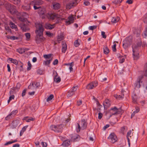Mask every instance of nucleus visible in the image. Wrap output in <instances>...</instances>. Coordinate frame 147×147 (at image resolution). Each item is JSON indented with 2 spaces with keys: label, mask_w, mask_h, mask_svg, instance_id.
<instances>
[{
  "label": "nucleus",
  "mask_w": 147,
  "mask_h": 147,
  "mask_svg": "<svg viewBox=\"0 0 147 147\" xmlns=\"http://www.w3.org/2000/svg\"><path fill=\"white\" fill-rule=\"evenodd\" d=\"M36 28L35 32L36 35L35 38L36 43L38 44L44 41L45 38L42 36L43 32L44 30L42 25L40 24H36Z\"/></svg>",
  "instance_id": "1"
},
{
  "label": "nucleus",
  "mask_w": 147,
  "mask_h": 147,
  "mask_svg": "<svg viewBox=\"0 0 147 147\" xmlns=\"http://www.w3.org/2000/svg\"><path fill=\"white\" fill-rule=\"evenodd\" d=\"M38 13L42 19L47 18L50 20H53L57 17V14L55 13H47L46 9L43 7H41L39 9Z\"/></svg>",
  "instance_id": "2"
},
{
  "label": "nucleus",
  "mask_w": 147,
  "mask_h": 147,
  "mask_svg": "<svg viewBox=\"0 0 147 147\" xmlns=\"http://www.w3.org/2000/svg\"><path fill=\"white\" fill-rule=\"evenodd\" d=\"M142 44V41L140 39L136 44H134L132 45L133 55L135 60H137L139 58V52L138 49L141 46Z\"/></svg>",
  "instance_id": "3"
},
{
  "label": "nucleus",
  "mask_w": 147,
  "mask_h": 147,
  "mask_svg": "<svg viewBox=\"0 0 147 147\" xmlns=\"http://www.w3.org/2000/svg\"><path fill=\"white\" fill-rule=\"evenodd\" d=\"M5 5L6 9L11 14H13L16 11V7L13 5L6 2L5 3Z\"/></svg>",
  "instance_id": "4"
},
{
  "label": "nucleus",
  "mask_w": 147,
  "mask_h": 147,
  "mask_svg": "<svg viewBox=\"0 0 147 147\" xmlns=\"http://www.w3.org/2000/svg\"><path fill=\"white\" fill-rule=\"evenodd\" d=\"M63 125L62 124L55 125H52L50 126L51 129L54 131L57 132H60L62 131L63 127Z\"/></svg>",
  "instance_id": "5"
},
{
  "label": "nucleus",
  "mask_w": 147,
  "mask_h": 147,
  "mask_svg": "<svg viewBox=\"0 0 147 147\" xmlns=\"http://www.w3.org/2000/svg\"><path fill=\"white\" fill-rule=\"evenodd\" d=\"M40 86L39 83L34 82H31L28 86V88L31 90H34L39 88Z\"/></svg>",
  "instance_id": "6"
},
{
  "label": "nucleus",
  "mask_w": 147,
  "mask_h": 147,
  "mask_svg": "<svg viewBox=\"0 0 147 147\" xmlns=\"http://www.w3.org/2000/svg\"><path fill=\"white\" fill-rule=\"evenodd\" d=\"M108 139L110 142L113 143L117 142L118 140L117 136L114 132L112 133L109 135Z\"/></svg>",
  "instance_id": "7"
},
{
  "label": "nucleus",
  "mask_w": 147,
  "mask_h": 147,
  "mask_svg": "<svg viewBox=\"0 0 147 147\" xmlns=\"http://www.w3.org/2000/svg\"><path fill=\"white\" fill-rule=\"evenodd\" d=\"M144 78V76L143 75L139 76L138 79L134 84L135 87L139 88L140 87V83H142V80Z\"/></svg>",
  "instance_id": "8"
},
{
  "label": "nucleus",
  "mask_w": 147,
  "mask_h": 147,
  "mask_svg": "<svg viewBox=\"0 0 147 147\" xmlns=\"http://www.w3.org/2000/svg\"><path fill=\"white\" fill-rule=\"evenodd\" d=\"M78 88V86H73L67 92V96L68 97H70L74 95L75 91L77 90Z\"/></svg>",
  "instance_id": "9"
},
{
  "label": "nucleus",
  "mask_w": 147,
  "mask_h": 147,
  "mask_svg": "<svg viewBox=\"0 0 147 147\" xmlns=\"http://www.w3.org/2000/svg\"><path fill=\"white\" fill-rule=\"evenodd\" d=\"M97 85L98 84L97 82H92L87 85L86 88L88 89H91L96 87Z\"/></svg>",
  "instance_id": "10"
},
{
  "label": "nucleus",
  "mask_w": 147,
  "mask_h": 147,
  "mask_svg": "<svg viewBox=\"0 0 147 147\" xmlns=\"http://www.w3.org/2000/svg\"><path fill=\"white\" fill-rule=\"evenodd\" d=\"M103 104L104 108L107 109L111 105V102L109 99H106L103 102Z\"/></svg>",
  "instance_id": "11"
},
{
  "label": "nucleus",
  "mask_w": 147,
  "mask_h": 147,
  "mask_svg": "<svg viewBox=\"0 0 147 147\" xmlns=\"http://www.w3.org/2000/svg\"><path fill=\"white\" fill-rule=\"evenodd\" d=\"M110 113L111 115H110V117H111L112 115L118 114H119L118 109L116 107L112 108L110 110Z\"/></svg>",
  "instance_id": "12"
},
{
  "label": "nucleus",
  "mask_w": 147,
  "mask_h": 147,
  "mask_svg": "<svg viewBox=\"0 0 147 147\" xmlns=\"http://www.w3.org/2000/svg\"><path fill=\"white\" fill-rule=\"evenodd\" d=\"M130 45V42L128 38H126L123 41V46L125 49H127Z\"/></svg>",
  "instance_id": "13"
},
{
  "label": "nucleus",
  "mask_w": 147,
  "mask_h": 147,
  "mask_svg": "<svg viewBox=\"0 0 147 147\" xmlns=\"http://www.w3.org/2000/svg\"><path fill=\"white\" fill-rule=\"evenodd\" d=\"M54 72L55 73V74L54 76V81L57 83H58L61 81V78L59 76L58 74L55 71Z\"/></svg>",
  "instance_id": "14"
},
{
  "label": "nucleus",
  "mask_w": 147,
  "mask_h": 147,
  "mask_svg": "<svg viewBox=\"0 0 147 147\" xmlns=\"http://www.w3.org/2000/svg\"><path fill=\"white\" fill-rule=\"evenodd\" d=\"M80 123L81 124L82 129L83 130L86 128L87 127V123L85 119L82 120L80 122Z\"/></svg>",
  "instance_id": "15"
},
{
  "label": "nucleus",
  "mask_w": 147,
  "mask_h": 147,
  "mask_svg": "<svg viewBox=\"0 0 147 147\" xmlns=\"http://www.w3.org/2000/svg\"><path fill=\"white\" fill-rule=\"evenodd\" d=\"M68 20L66 21V24L68 25L74 22V19L72 15L69 16L68 17Z\"/></svg>",
  "instance_id": "16"
},
{
  "label": "nucleus",
  "mask_w": 147,
  "mask_h": 147,
  "mask_svg": "<svg viewBox=\"0 0 147 147\" xmlns=\"http://www.w3.org/2000/svg\"><path fill=\"white\" fill-rule=\"evenodd\" d=\"M20 27L23 31L24 32L28 31L29 30L27 26L23 23L20 24Z\"/></svg>",
  "instance_id": "17"
},
{
  "label": "nucleus",
  "mask_w": 147,
  "mask_h": 147,
  "mask_svg": "<svg viewBox=\"0 0 147 147\" xmlns=\"http://www.w3.org/2000/svg\"><path fill=\"white\" fill-rule=\"evenodd\" d=\"M26 14L25 13H20V16H18V18L20 21L22 22H24L26 21V18L25 17H24V16Z\"/></svg>",
  "instance_id": "18"
},
{
  "label": "nucleus",
  "mask_w": 147,
  "mask_h": 147,
  "mask_svg": "<svg viewBox=\"0 0 147 147\" xmlns=\"http://www.w3.org/2000/svg\"><path fill=\"white\" fill-rule=\"evenodd\" d=\"M78 4V2H74L72 3H69L67 5L66 8L69 9L72 8V7H74Z\"/></svg>",
  "instance_id": "19"
},
{
  "label": "nucleus",
  "mask_w": 147,
  "mask_h": 147,
  "mask_svg": "<svg viewBox=\"0 0 147 147\" xmlns=\"http://www.w3.org/2000/svg\"><path fill=\"white\" fill-rule=\"evenodd\" d=\"M55 27V24H51L49 23H47L45 24V28L47 29L51 30Z\"/></svg>",
  "instance_id": "20"
},
{
  "label": "nucleus",
  "mask_w": 147,
  "mask_h": 147,
  "mask_svg": "<svg viewBox=\"0 0 147 147\" xmlns=\"http://www.w3.org/2000/svg\"><path fill=\"white\" fill-rule=\"evenodd\" d=\"M60 4L57 2H54L53 3V8L55 10H58L60 7Z\"/></svg>",
  "instance_id": "21"
},
{
  "label": "nucleus",
  "mask_w": 147,
  "mask_h": 147,
  "mask_svg": "<svg viewBox=\"0 0 147 147\" xmlns=\"http://www.w3.org/2000/svg\"><path fill=\"white\" fill-rule=\"evenodd\" d=\"M62 52L63 53H65L67 49V44L65 42L62 41Z\"/></svg>",
  "instance_id": "22"
},
{
  "label": "nucleus",
  "mask_w": 147,
  "mask_h": 147,
  "mask_svg": "<svg viewBox=\"0 0 147 147\" xmlns=\"http://www.w3.org/2000/svg\"><path fill=\"white\" fill-rule=\"evenodd\" d=\"M70 144V141H69L66 140L63 142L62 145L64 147H68Z\"/></svg>",
  "instance_id": "23"
},
{
  "label": "nucleus",
  "mask_w": 147,
  "mask_h": 147,
  "mask_svg": "<svg viewBox=\"0 0 147 147\" xmlns=\"http://www.w3.org/2000/svg\"><path fill=\"white\" fill-rule=\"evenodd\" d=\"M80 137V136L77 134L71 137L72 140L73 142H76L78 141V138Z\"/></svg>",
  "instance_id": "24"
},
{
  "label": "nucleus",
  "mask_w": 147,
  "mask_h": 147,
  "mask_svg": "<svg viewBox=\"0 0 147 147\" xmlns=\"http://www.w3.org/2000/svg\"><path fill=\"white\" fill-rule=\"evenodd\" d=\"M23 9L25 10H29L31 9V7H30V5L28 4H26L22 6Z\"/></svg>",
  "instance_id": "25"
},
{
  "label": "nucleus",
  "mask_w": 147,
  "mask_h": 147,
  "mask_svg": "<svg viewBox=\"0 0 147 147\" xmlns=\"http://www.w3.org/2000/svg\"><path fill=\"white\" fill-rule=\"evenodd\" d=\"M120 20V18L119 17L113 18L111 22L113 23H115L119 21Z\"/></svg>",
  "instance_id": "26"
},
{
  "label": "nucleus",
  "mask_w": 147,
  "mask_h": 147,
  "mask_svg": "<svg viewBox=\"0 0 147 147\" xmlns=\"http://www.w3.org/2000/svg\"><path fill=\"white\" fill-rule=\"evenodd\" d=\"M35 5H40L42 4V1L41 0H34Z\"/></svg>",
  "instance_id": "27"
},
{
  "label": "nucleus",
  "mask_w": 147,
  "mask_h": 147,
  "mask_svg": "<svg viewBox=\"0 0 147 147\" xmlns=\"http://www.w3.org/2000/svg\"><path fill=\"white\" fill-rule=\"evenodd\" d=\"M104 53L105 54H107L109 53V50L107 46H105L103 48Z\"/></svg>",
  "instance_id": "28"
},
{
  "label": "nucleus",
  "mask_w": 147,
  "mask_h": 147,
  "mask_svg": "<svg viewBox=\"0 0 147 147\" xmlns=\"http://www.w3.org/2000/svg\"><path fill=\"white\" fill-rule=\"evenodd\" d=\"M126 129L127 130V127L126 126H123L121 128V132L124 134L126 131Z\"/></svg>",
  "instance_id": "29"
},
{
  "label": "nucleus",
  "mask_w": 147,
  "mask_h": 147,
  "mask_svg": "<svg viewBox=\"0 0 147 147\" xmlns=\"http://www.w3.org/2000/svg\"><path fill=\"white\" fill-rule=\"evenodd\" d=\"M65 65H69V69L70 71H73V69L72 68V67L73 66V65H74V62H72L70 63L65 64Z\"/></svg>",
  "instance_id": "30"
},
{
  "label": "nucleus",
  "mask_w": 147,
  "mask_h": 147,
  "mask_svg": "<svg viewBox=\"0 0 147 147\" xmlns=\"http://www.w3.org/2000/svg\"><path fill=\"white\" fill-rule=\"evenodd\" d=\"M9 59L11 63L16 65H17L18 64V61L16 59H13L11 58H9Z\"/></svg>",
  "instance_id": "31"
},
{
  "label": "nucleus",
  "mask_w": 147,
  "mask_h": 147,
  "mask_svg": "<svg viewBox=\"0 0 147 147\" xmlns=\"http://www.w3.org/2000/svg\"><path fill=\"white\" fill-rule=\"evenodd\" d=\"M9 25L11 28L12 29L17 28V26L12 22H10Z\"/></svg>",
  "instance_id": "32"
},
{
  "label": "nucleus",
  "mask_w": 147,
  "mask_h": 147,
  "mask_svg": "<svg viewBox=\"0 0 147 147\" xmlns=\"http://www.w3.org/2000/svg\"><path fill=\"white\" fill-rule=\"evenodd\" d=\"M124 94H123V95H118L117 94H115L114 95V97L116 98L117 99H120L124 97Z\"/></svg>",
  "instance_id": "33"
},
{
  "label": "nucleus",
  "mask_w": 147,
  "mask_h": 147,
  "mask_svg": "<svg viewBox=\"0 0 147 147\" xmlns=\"http://www.w3.org/2000/svg\"><path fill=\"white\" fill-rule=\"evenodd\" d=\"M52 59H51L49 60H47L45 61H44L43 62V64L46 65H49L51 62V61H52Z\"/></svg>",
  "instance_id": "34"
},
{
  "label": "nucleus",
  "mask_w": 147,
  "mask_h": 147,
  "mask_svg": "<svg viewBox=\"0 0 147 147\" xmlns=\"http://www.w3.org/2000/svg\"><path fill=\"white\" fill-rule=\"evenodd\" d=\"M7 38L9 39H10L11 40H14L16 39H18V38L17 37H16L14 36H7Z\"/></svg>",
  "instance_id": "35"
},
{
  "label": "nucleus",
  "mask_w": 147,
  "mask_h": 147,
  "mask_svg": "<svg viewBox=\"0 0 147 147\" xmlns=\"http://www.w3.org/2000/svg\"><path fill=\"white\" fill-rule=\"evenodd\" d=\"M137 99V96L135 94L134 95V96H132V101L133 102H134V103H136Z\"/></svg>",
  "instance_id": "36"
},
{
  "label": "nucleus",
  "mask_w": 147,
  "mask_h": 147,
  "mask_svg": "<svg viewBox=\"0 0 147 147\" xmlns=\"http://www.w3.org/2000/svg\"><path fill=\"white\" fill-rule=\"evenodd\" d=\"M24 119L27 122H30L31 121H33L34 119L32 117L28 119L27 117H26L24 118Z\"/></svg>",
  "instance_id": "37"
},
{
  "label": "nucleus",
  "mask_w": 147,
  "mask_h": 147,
  "mask_svg": "<svg viewBox=\"0 0 147 147\" xmlns=\"http://www.w3.org/2000/svg\"><path fill=\"white\" fill-rule=\"evenodd\" d=\"M123 0H114V1H113V3L115 5L121 3Z\"/></svg>",
  "instance_id": "38"
},
{
  "label": "nucleus",
  "mask_w": 147,
  "mask_h": 147,
  "mask_svg": "<svg viewBox=\"0 0 147 147\" xmlns=\"http://www.w3.org/2000/svg\"><path fill=\"white\" fill-rule=\"evenodd\" d=\"M78 39L76 40L74 42V45L76 47H78L80 45V44L78 41Z\"/></svg>",
  "instance_id": "39"
},
{
  "label": "nucleus",
  "mask_w": 147,
  "mask_h": 147,
  "mask_svg": "<svg viewBox=\"0 0 147 147\" xmlns=\"http://www.w3.org/2000/svg\"><path fill=\"white\" fill-rule=\"evenodd\" d=\"M52 55V54H51L48 55H43V57L45 59H49L51 58Z\"/></svg>",
  "instance_id": "40"
},
{
  "label": "nucleus",
  "mask_w": 147,
  "mask_h": 147,
  "mask_svg": "<svg viewBox=\"0 0 147 147\" xmlns=\"http://www.w3.org/2000/svg\"><path fill=\"white\" fill-rule=\"evenodd\" d=\"M63 36L61 35L58 36V38H57V41L59 42V41H61V40H63Z\"/></svg>",
  "instance_id": "41"
},
{
  "label": "nucleus",
  "mask_w": 147,
  "mask_h": 147,
  "mask_svg": "<svg viewBox=\"0 0 147 147\" xmlns=\"http://www.w3.org/2000/svg\"><path fill=\"white\" fill-rule=\"evenodd\" d=\"M54 97V95L52 94H51L50 96L47 99V101L48 102L51 100Z\"/></svg>",
  "instance_id": "42"
},
{
  "label": "nucleus",
  "mask_w": 147,
  "mask_h": 147,
  "mask_svg": "<svg viewBox=\"0 0 147 147\" xmlns=\"http://www.w3.org/2000/svg\"><path fill=\"white\" fill-rule=\"evenodd\" d=\"M76 131L77 132H79L80 131V127L79 123H77V125L76 126Z\"/></svg>",
  "instance_id": "43"
},
{
  "label": "nucleus",
  "mask_w": 147,
  "mask_h": 147,
  "mask_svg": "<svg viewBox=\"0 0 147 147\" xmlns=\"http://www.w3.org/2000/svg\"><path fill=\"white\" fill-rule=\"evenodd\" d=\"M25 35L26 38L27 40H29L30 37V34L29 33H26L25 34Z\"/></svg>",
  "instance_id": "44"
},
{
  "label": "nucleus",
  "mask_w": 147,
  "mask_h": 147,
  "mask_svg": "<svg viewBox=\"0 0 147 147\" xmlns=\"http://www.w3.org/2000/svg\"><path fill=\"white\" fill-rule=\"evenodd\" d=\"M28 66L27 68V70L29 71L30 70L32 67L31 64L29 61L28 62Z\"/></svg>",
  "instance_id": "45"
},
{
  "label": "nucleus",
  "mask_w": 147,
  "mask_h": 147,
  "mask_svg": "<svg viewBox=\"0 0 147 147\" xmlns=\"http://www.w3.org/2000/svg\"><path fill=\"white\" fill-rule=\"evenodd\" d=\"M145 66H146V67L144 69V75L145 76L147 77V63L145 65Z\"/></svg>",
  "instance_id": "46"
},
{
  "label": "nucleus",
  "mask_w": 147,
  "mask_h": 147,
  "mask_svg": "<svg viewBox=\"0 0 147 147\" xmlns=\"http://www.w3.org/2000/svg\"><path fill=\"white\" fill-rule=\"evenodd\" d=\"M18 112V111L17 110H15L11 112L9 114L11 116L12 115H15Z\"/></svg>",
  "instance_id": "47"
},
{
  "label": "nucleus",
  "mask_w": 147,
  "mask_h": 147,
  "mask_svg": "<svg viewBox=\"0 0 147 147\" xmlns=\"http://www.w3.org/2000/svg\"><path fill=\"white\" fill-rule=\"evenodd\" d=\"M12 123L13 125L15 127H16L18 125V122L16 121H13Z\"/></svg>",
  "instance_id": "48"
},
{
  "label": "nucleus",
  "mask_w": 147,
  "mask_h": 147,
  "mask_svg": "<svg viewBox=\"0 0 147 147\" xmlns=\"http://www.w3.org/2000/svg\"><path fill=\"white\" fill-rule=\"evenodd\" d=\"M84 4L86 6H88L90 5V3L87 0H85L84 2Z\"/></svg>",
  "instance_id": "49"
},
{
  "label": "nucleus",
  "mask_w": 147,
  "mask_h": 147,
  "mask_svg": "<svg viewBox=\"0 0 147 147\" xmlns=\"http://www.w3.org/2000/svg\"><path fill=\"white\" fill-rule=\"evenodd\" d=\"M125 61V59L123 56H121L119 59V62L121 63H123Z\"/></svg>",
  "instance_id": "50"
},
{
  "label": "nucleus",
  "mask_w": 147,
  "mask_h": 147,
  "mask_svg": "<svg viewBox=\"0 0 147 147\" xmlns=\"http://www.w3.org/2000/svg\"><path fill=\"white\" fill-rule=\"evenodd\" d=\"M97 28L96 26H91L89 27V28L90 30H93Z\"/></svg>",
  "instance_id": "51"
},
{
  "label": "nucleus",
  "mask_w": 147,
  "mask_h": 147,
  "mask_svg": "<svg viewBox=\"0 0 147 147\" xmlns=\"http://www.w3.org/2000/svg\"><path fill=\"white\" fill-rule=\"evenodd\" d=\"M131 130H129V131H128L127 133V138H129V137H131Z\"/></svg>",
  "instance_id": "52"
},
{
  "label": "nucleus",
  "mask_w": 147,
  "mask_h": 147,
  "mask_svg": "<svg viewBox=\"0 0 147 147\" xmlns=\"http://www.w3.org/2000/svg\"><path fill=\"white\" fill-rule=\"evenodd\" d=\"M46 35L49 37H51L53 36V34L51 33L50 32H46Z\"/></svg>",
  "instance_id": "53"
},
{
  "label": "nucleus",
  "mask_w": 147,
  "mask_h": 147,
  "mask_svg": "<svg viewBox=\"0 0 147 147\" xmlns=\"http://www.w3.org/2000/svg\"><path fill=\"white\" fill-rule=\"evenodd\" d=\"M116 44H115L113 45V46L112 47V50L114 52H116Z\"/></svg>",
  "instance_id": "54"
},
{
  "label": "nucleus",
  "mask_w": 147,
  "mask_h": 147,
  "mask_svg": "<svg viewBox=\"0 0 147 147\" xmlns=\"http://www.w3.org/2000/svg\"><path fill=\"white\" fill-rule=\"evenodd\" d=\"M26 91L27 90L26 89H24L23 90L22 94V97L24 96L25 95Z\"/></svg>",
  "instance_id": "55"
},
{
  "label": "nucleus",
  "mask_w": 147,
  "mask_h": 147,
  "mask_svg": "<svg viewBox=\"0 0 147 147\" xmlns=\"http://www.w3.org/2000/svg\"><path fill=\"white\" fill-rule=\"evenodd\" d=\"M135 34H136V36L137 37H138L140 36V30H137V32L136 33H135Z\"/></svg>",
  "instance_id": "56"
},
{
  "label": "nucleus",
  "mask_w": 147,
  "mask_h": 147,
  "mask_svg": "<svg viewBox=\"0 0 147 147\" xmlns=\"http://www.w3.org/2000/svg\"><path fill=\"white\" fill-rule=\"evenodd\" d=\"M41 144L43 147H47V144L46 142H42L41 143Z\"/></svg>",
  "instance_id": "57"
},
{
  "label": "nucleus",
  "mask_w": 147,
  "mask_h": 147,
  "mask_svg": "<svg viewBox=\"0 0 147 147\" xmlns=\"http://www.w3.org/2000/svg\"><path fill=\"white\" fill-rule=\"evenodd\" d=\"M11 116L9 114V115H8L7 116H6L5 118V119L6 120H8L10 119L11 117Z\"/></svg>",
  "instance_id": "58"
},
{
  "label": "nucleus",
  "mask_w": 147,
  "mask_h": 147,
  "mask_svg": "<svg viewBox=\"0 0 147 147\" xmlns=\"http://www.w3.org/2000/svg\"><path fill=\"white\" fill-rule=\"evenodd\" d=\"M98 119H100L102 117L103 114L102 113L100 112L98 113Z\"/></svg>",
  "instance_id": "59"
},
{
  "label": "nucleus",
  "mask_w": 147,
  "mask_h": 147,
  "mask_svg": "<svg viewBox=\"0 0 147 147\" xmlns=\"http://www.w3.org/2000/svg\"><path fill=\"white\" fill-rule=\"evenodd\" d=\"M28 127V125L25 126L22 128V129L21 131L24 132L26 130V129Z\"/></svg>",
  "instance_id": "60"
},
{
  "label": "nucleus",
  "mask_w": 147,
  "mask_h": 147,
  "mask_svg": "<svg viewBox=\"0 0 147 147\" xmlns=\"http://www.w3.org/2000/svg\"><path fill=\"white\" fill-rule=\"evenodd\" d=\"M28 4L30 5V7L31 6H34V5H35L34 0L31 1L30 3Z\"/></svg>",
  "instance_id": "61"
},
{
  "label": "nucleus",
  "mask_w": 147,
  "mask_h": 147,
  "mask_svg": "<svg viewBox=\"0 0 147 147\" xmlns=\"http://www.w3.org/2000/svg\"><path fill=\"white\" fill-rule=\"evenodd\" d=\"M19 50H20V51H19V52L20 53L22 54L23 53L25 52V50L24 49H22L21 48V49H20Z\"/></svg>",
  "instance_id": "62"
},
{
  "label": "nucleus",
  "mask_w": 147,
  "mask_h": 147,
  "mask_svg": "<svg viewBox=\"0 0 147 147\" xmlns=\"http://www.w3.org/2000/svg\"><path fill=\"white\" fill-rule=\"evenodd\" d=\"M105 33L104 32H101V34L102 35V37L104 38H106V36L105 34Z\"/></svg>",
  "instance_id": "63"
},
{
  "label": "nucleus",
  "mask_w": 147,
  "mask_h": 147,
  "mask_svg": "<svg viewBox=\"0 0 147 147\" xmlns=\"http://www.w3.org/2000/svg\"><path fill=\"white\" fill-rule=\"evenodd\" d=\"M144 34L145 37H147V27L146 28L145 30L144 31Z\"/></svg>",
  "instance_id": "64"
}]
</instances>
